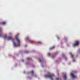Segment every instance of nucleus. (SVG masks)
I'll use <instances>...</instances> for the list:
<instances>
[{"instance_id":"4","label":"nucleus","mask_w":80,"mask_h":80,"mask_svg":"<svg viewBox=\"0 0 80 80\" xmlns=\"http://www.w3.org/2000/svg\"><path fill=\"white\" fill-rule=\"evenodd\" d=\"M29 42H30V43H32V44H33V43H35V42L33 41H31V40H30L29 41Z\"/></svg>"},{"instance_id":"6","label":"nucleus","mask_w":80,"mask_h":80,"mask_svg":"<svg viewBox=\"0 0 80 80\" xmlns=\"http://www.w3.org/2000/svg\"><path fill=\"white\" fill-rule=\"evenodd\" d=\"M70 54L71 55V57H72V58H73V57H74V56H73V55L72 54V53L70 52Z\"/></svg>"},{"instance_id":"17","label":"nucleus","mask_w":80,"mask_h":80,"mask_svg":"<svg viewBox=\"0 0 80 80\" xmlns=\"http://www.w3.org/2000/svg\"><path fill=\"white\" fill-rule=\"evenodd\" d=\"M27 46V45H26L25 46V47H26Z\"/></svg>"},{"instance_id":"18","label":"nucleus","mask_w":80,"mask_h":80,"mask_svg":"<svg viewBox=\"0 0 80 80\" xmlns=\"http://www.w3.org/2000/svg\"><path fill=\"white\" fill-rule=\"evenodd\" d=\"M22 62H23V61H24L23 59V60H22Z\"/></svg>"},{"instance_id":"16","label":"nucleus","mask_w":80,"mask_h":80,"mask_svg":"<svg viewBox=\"0 0 80 80\" xmlns=\"http://www.w3.org/2000/svg\"><path fill=\"white\" fill-rule=\"evenodd\" d=\"M58 39H59V37H58Z\"/></svg>"},{"instance_id":"5","label":"nucleus","mask_w":80,"mask_h":80,"mask_svg":"<svg viewBox=\"0 0 80 80\" xmlns=\"http://www.w3.org/2000/svg\"><path fill=\"white\" fill-rule=\"evenodd\" d=\"M54 48H55V46H53L52 47L50 48L49 49H50V50H52L53 49H54Z\"/></svg>"},{"instance_id":"15","label":"nucleus","mask_w":80,"mask_h":80,"mask_svg":"<svg viewBox=\"0 0 80 80\" xmlns=\"http://www.w3.org/2000/svg\"><path fill=\"white\" fill-rule=\"evenodd\" d=\"M42 67L43 68V67H44V66H43V64H42Z\"/></svg>"},{"instance_id":"1","label":"nucleus","mask_w":80,"mask_h":80,"mask_svg":"<svg viewBox=\"0 0 80 80\" xmlns=\"http://www.w3.org/2000/svg\"><path fill=\"white\" fill-rule=\"evenodd\" d=\"M15 38H16V40L17 41V42H18V44L17 45L16 44V43H15V42H14V40H13V39L12 37H9L8 38V40H12V41L13 42V43L14 44V45L15 47H18V46H20V40L19 39H18V35H17L15 36Z\"/></svg>"},{"instance_id":"8","label":"nucleus","mask_w":80,"mask_h":80,"mask_svg":"<svg viewBox=\"0 0 80 80\" xmlns=\"http://www.w3.org/2000/svg\"><path fill=\"white\" fill-rule=\"evenodd\" d=\"M4 38L5 39H6L7 38V35L6 34L5 36H4Z\"/></svg>"},{"instance_id":"9","label":"nucleus","mask_w":80,"mask_h":80,"mask_svg":"<svg viewBox=\"0 0 80 80\" xmlns=\"http://www.w3.org/2000/svg\"><path fill=\"white\" fill-rule=\"evenodd\" d=\"M25 53H28V51H25Z\"/></svg>"},{"instance_id":"10","label":"nucleus","mask_w":80,"mask_h":80,"mask_svg":"<svg viewBox=\"0 0 80 80\" xmlns=\"http://www.w3.org/2000/svg\"><path fill=\"white\" fill-rule=\"evenodd\" d=\"M38 43H40V44H42V42H37Z\"/></svg>"},{"instance_id":"3","label":"nucleus","mask_w":80,"mask_h":80,"mask_svg":"<svg viewBox=\"0 0 80 80\" xmlns=\"http://www.w3.org/2000/svg\"><path fill=\"white\" fill-rule=\"evenodd\" d=\"M1 25H5L6 24V22H2L1 23Z\"/></svg>"},{"instance_id":"11","label":"nucleus","mask_w":80,"mask_h":80,"mask_svg":"<svg viewBox=\"0 0 80 80\" xmlns=\"http://www.w3.org/2000/svg\"><path fill=\"white\" fill-rule=\"evenodd\" d=\"M30 59H31V58H27V60H30Z\"/></svg>"},{"instance_id":"12","label":"nucleus","mask_w":80,"mask_h":80,"mask_svg":"<svg viewBox=\"0 0 80 80\" xmlns=\"http://www.w3.org/2000/svg\"><path fill=\"white\" fill-rule=\"evenodd\" d=\"M26 40H29V38L28 37H27L26 38Z\"/></svg>"},{"instance_id":"2","label":"nucleus","mask_w":80,"mask_h":80,"mask_svg":"<svg viewBox=\"0 0 80 80\" xmlns=\"http://www.w3.org/2000/svg\"><path fill=\"white\" fill-rule=\"evenodd\" d=\"M79 45V41H76L75 42V43L73 44L74 47H75V46H78Z\"/></svg>"},{"instance_id":"14","label":"nucleus","mask_w":80,"mask_h":80,"mask_svg":"<svg viewBox=\"0 0 80 80\" xmlns=\"http://www.w3.org/2000/svg\"><path fill=\"white\" fill-rule=\"evenodd\" d=\"M48 56H50L51 54L50 53H48Z\"/></svg>"},{"instance_id":"13","label":"nucleus","mask_w":80,"mask_h":80,"mask_svg":"<svg viewBox=\"0 0 80 80\" xmlns=\"http://www.w3.org/2000/svg\"><path fill=\"white\" fill-rule=\"evenodd\" d=\"M39 62H42V60H41V59H39Z\"/></svg>"},{"instance_id":"7","label":"nucleus","mask_w":80,"mask_h":80,"mask_svg":"<svg viewBox=\"0 0 80 80\" xmlns=\"http://www.w3.org/2000/svg\"><path fill=\"white\" fill-rule=\"evenodd\" d=\"M2 29L1 28H0V32H2ZM1 36H2V34H0V37Z\"/></svg>"},{"instance_id":"19","label":"nucleus","mask_w":80,"mask_h":80,"mask_svg":"<svg viewBox=\"0 0 80 80\" xmlns=\"http://www.w3.org/2000/svg\"><path fill=\"white\" fill-rule=\"evenodd\" d=\"M33 67H35V66H33Z\"/></svg>"}]
</instances>
